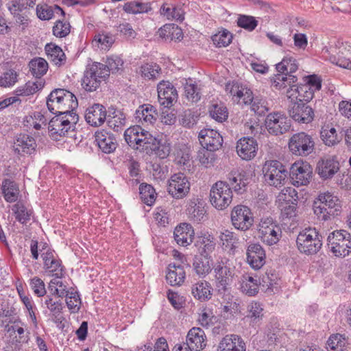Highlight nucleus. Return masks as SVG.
I'll return each instance as SVG.
<instances>
[{
    "label": "nucleus",
    "instance_id": "obj_15",
    "mask_svg": "<svg viewBox=\"0 0 351 351\" xmlns=\"http://www.w3.org/2000/svg\"><path fill=\"white\" fill-rule=\"evenodd\" d=\"M265 128L272 135H281L288 132L291 128V121L280 112L269 114L265 121Z\"/></svg>",
    "mask_w": 351,
    "mask_h": 351
},
{
    "label": "nucleus",
    "instance_id": "obj_20",
    "mask_svg": "<svg viewBox=\"0 0 351 351\" xmlns=\"http://www.w3.org/2000/svg\"><path fill=\"white\" fill-rule=\"evenodd\" d=\"M37 147L35 138L27 134H20L14 141V151L21 155H32L36 152Z\"/></svg>",
    "mask_w": 351,
    "mask_h": 351
},
{
    "label": "nucleus",
    "instance_id": "obj_28",
    "mask_svg": "<svg viewBox=\"0 0 351 351\" xmlns=\"http://www.w3.org/2000/svg\"><path fill=\"white\" fill-rule=\"evenodd\" d=\"M219 351H245V343L237 335H226L219 344Z\"/></svg>",
    "mask_w": 351,
    "mask_h": 351
},
{
    "label": "nucleus",
    "instance_id": "obj_55",
    "mask_svg": "<svg viewBox=\"0 0 351 351\" xmlns=\"http://www.w3.org/2000/svg\"><path fill=\"white\" fill-rule=\"evenodd\" d=\"M160 67L156 64H145L140 69L142 77L147 80L156 79L160 75Z\"/></svg>",
    "mask_w": 351,
    "mask_h": 351
},
{
    "label": "nucleus",
    "instance_id": "obj_40",
    "mask_svg": "<svg viewBox=\"0 0 351 351\" xmlns=\"http://www.w3.org/2000/svg\"><path fill=\"white\" fill-rule=\"evenodd\" d=\"M197 199H191L187 208V213L191 220L194 222H199L203 220L206 210L204 207L199 202H197Z\"/></svg>",
    "mask_w": 351,
    "mask_h": 351
},
{
    "label": "nucleus",
    "instance_id": "obj_30",
    "mask_svg": "<svg viewBox=\"0 0 351 351\" xmlns=\"http://www.w3.org/2000/svg\"><path fill=\"white\" fill-rule=\"evenodd\" d=\"M173 235L178 245L182 246L190 245L193 238L192 226L188 223H181L175 228Z\"/></svg>",
    "mask_w": 351,
    "mask_h": 351
},
{
    "label": "nucleus",
    "instance_id": "obj_57",
    "mask_svg": "<svg viewBox=\"0 0 351 351\" xmlns=\"http://www.w3.org/2000/svg\"><path fill=\"white\" fill-rule=\"evenodd\" d=\"M237 25L238 26L251 32L257 27L258 21L252 16L240 15L237 20Z\"/></svg>",
    "mask_w": 351,
    "mask_h": 351
},
{
    "label": "nucleus",
    "instance_id": "obj_13",
    "mask_svg": "<svg viewBox=\"0 0 351 351\" xmlns=\"http://www.w3.org/2000/svg\"><path fill=\"white\" fill-rule=\"evenodd\" d=\"M312 174L313 168L307 162H295L290 168L289 176L294 186L307 185L312 178Z\"/></svg>",
    "mask_w": 351,
    "mask_h": 351
},
{
    "label": "nucleus",
    "instance_id": "obj_10",
    "mask_svg": "<svg viewBox=\"0 0 351 351\" xmlns=\"http://www.w3.org/2000/svg\"><path fill=\"white\" fill-rule=\"evenodd\" d=\"M265 182L270 186L280 187L284 185L288 176L285 165L280 161H267L263 168Z\"/></svg>",
    "mask_w": 351,
    "mask_h": 351
},
{
    "label": "nucleus",
    "instance_id": "obj_14",
    "mask_svg": "<svg viewBox=\"0 0 351 351\" xmlns=\"http://www.w3.org/2000/svg\"><path fill=\"white\" fill-rule=\"evenodd\" d=\"M231 221L232 226L237 230H249L254 221L251 210L244 205L234 206L231 212Z\"/></svg>",
    "mask_w": 351,
    "mask_h": 351
},
{
    "label": "nucleus",
    "instance_id": "obj_43",
    "mask_svg": "<svg viewBox=\"0 0 351 351\" xmlns=\"http://www.w3.org/2000/svg\"><path fill=\"white\" fill-rule=\"evenodd\" d=\"M199 242L198 253L196 255L208 258L212 260L211 254L215 250L216 245L214 239L208 236L207 237H203Z\"/></svg>",
    "mask_w": 351,
    "mask_h": 351
},
{
    "label": "nucleus",
    "instance_id": "obj_47",
    "mask_svg": "<svg viewBox=\"0 0 351 351\" xmlns=\"http://www.w3.org/2000/svg\"><path fill=\"white\" fill-rule=\"evenodd\" d=\"M151 144L152 146L149 147L150 149H152L154 154L161 159L166 158L171 153V145L166 140L158 141L156 139V141H154Z\"/></svg>",
    "mask_w": 351,
    "mask_h": 351
},
{
    "label": "nucleus",
    "instance_id": "obj_27",
    "mask_svg": "<svg viewBox=\"0 0 351 351\" xmlns=\"http://www.w3.org/2000/svg\"><path fill=\"white\" fill-rule=\"evenodd\" d=\"M339 169V162L333 158L322 159L317 162L316 171L326 180L332 178Z\"/></svg>",
    "mask_w": 351,
    "mask_h": 351
},
{
    "label": "nucleus",
    "instance_id": "obj_22",
    "mask_svg": "<svg viewBox=\"0 0 351 351\" xmlns=\"http://www.w3.org/2000/svg\"><path fill=\"white\" fill-rule=\"evenodd\" d=\"M247 262L254 269H261L265 263V252L258 243L250 244L247 249Z\"/></svg>",
    "mask_w": 351,
    "mask_h": 351
},
{
    "label": "nucleus",
    "instance_id": "obj_64",
    "mask_svg": "<svg viewBox=\"0 0 351 351\" xmlns=\"http://www.w3.org/2000/svg\"><path fill=\"white\" fill-rule=\"evenodd\" d=\"M184 94L189 101L197 102L201 98L197 87L193 84H186L184 86Z\"/></svg>",
    "mask_w": 351,
    "mask_h": 351
},
{
    "label": "nucleus",
    "instance_id": "obj_52",
    "mask_svg": "<svg viewBox=\"0 0 351 351\" xmlns=\"http://www.w3.org/2000/svg\"><path fill=\"white\" fill-rule=\"evenodd\" d=\"M198 115L192 110L188 109L179 114L180 123L185 128H191L197 123Z\"/></svg>",
    "mask_w": 351,
    "mask_h": 351
},
{
    "label": "nucleus",
    "instance_id": "obj_35",
    "mask_svg": "<svg viewBox=\"0 0 351 351\" xmlns=\"http://www.w3.org/2000/svg\"><path fill=\"white\" fill-rule=\"evenodd\" d=\"M106 121L109 128L114 131L119 132L125 127L126 117L122 111L114 109L112 112L109 110Z\"/></svg>",
    "mask_w": 351,
    "mask_h": 351
},
{
    "label": "nucleus",
    "instance_id": "obj_16",
    "mask_svg": "<svg viewBox=\"0 0 351 351\" xmlns=\"http://www.w3.org/2000/svg\"><path fill=\"white\" fill-rule=\"evenodd\" d=\"M168 193L176 199H182L190 191V182L183 173H175L168 181Z\"/></svg>",
    "mask_w": 351,
    "mask_h": 351
},
{
    "label": "nucleus",
    "instance_id": "obj_12",
    "mask_svg": "<svg viewBox=\"0 0 351 351\" xmlns=\"http://www.w3.org/2000/svg\"><path fill=\"white\" fill-rule=\"evenodd\" d=\"M258 232L261 241L268 245L277 243L282 236L281 228L270 217L261 219Z\"/></svg>",
    "mask_w": 351,
    "mask_h": 351
},
{
    "label": "nucleus",
    "instance_id": "obj_25",
    "mask_svg": "<svg viewBox=\"0 0 351 351\" xmlns=\"http://www.w3.org/2000/svg\"><path fill=\"white\" fill-rule=\"evenodd\" d=\"M157 116L156 108L151 104L140 106L135 112L136 122L144 127L152 125L156 121Z\"/></svg>",
    "mask_w": 351,
    "mask_h": 351
},
{
    "label": "nucleus",
    "instance_id": "obj_24",
    "mask_svg": "<svg viewBox=\"0 0 351 351\" xmlns=\"http://www.w3.org/2000/svg\"><path fill=\"white\" fill-rule=\"evenodd\" d=\"M206 339L204 331L200 328L194 327L189 331L186 343H184L191 351H201L206 346Z\"/></svg>",
    "mask_w": 351,
    "mask_h": 351
},
{
    "label": "nucleus",
    "instance_id": "obj_9",
    "mask_svg": "<svg viewBox=\"0 0 351 351\" xmlns=\"http://www.w3.org/2000/svg\"><path fill=\"white\" fill-rule=\"evenodd\" d=\"M107 77L108 71L104 64L94 62L84 71L82 86L86 91H95L100 86L101 81Z\"/></svg>",
    "mask_w": 351,
    "mask_h": 351
},
{
    "label": "nucleus",
    "instance_id": "obj_32",
    "mask_svg": "<svg viewBox=\"0 0 351 351\" xmlns=\"http://www.w3.org/2000/svg\"><path fill=\"white\" fill-rule=\"evenodd\" d=\"M213 289L210 282L200 280L191 287V293L193 297L202 302L207 301L211 298Z\"/></svg>",
    "mask_w": 351,
    "mask_h": 351
},
{
    "label": "nucleus",
    "instance_id": "obj_61",
    "mask_svg": "<svg viewBox=\"0 0 351 351\" xmlns=\"http://www.w3.org/2000/svg\"><path fill=\"white\" fill-rule=\"evenodd\" d=\"M17 73L14 70H9L5 72L0 78V86L2 87H10L17 82Z\"/></svg>",
    "mask_w": 351,
    "mask_h": 351
},
{
    "label": "nucleus",
    "instance_id": "obj_53",
    "mask_svg": "<svg viewBox=\"0 0 351 351\" xmlns=\"http://www.w3.org/2000/svg\"><path fill=\"white\" fill-rule=\"evenodd\" d=\"M36 4V0H14L7 4V7L11 14L18 13L17 11H23L28 8H33Z\"/></svg>",
    "mask_w": 351,
    "mask_h": 351
},
{
    "label": "nucleus",
    "instance_id": "obj_54",
    "mask_svg": "<svg viewBox=\"0 0 351 351\" xmlns=\"http://www.w3.org/2000/svg\"><path fill=\"white\" fill-rule=\"evenodd\" d=\"M209 113L213 119L219 123L226 121L228 116L227 108L222 104L213 105Z\"/></svg>",
    "mask_w": 351,
    "mask_h": 351
},
{
    "label": "nucleus",
    "instance_id": "obj_11",
    "mask_svg": "<svg viewBox=\"0 0 351 351\" xmlns=\"http://www.w3.org/2000/svg\"><path fill=\"white\" fill-rule=\"evenodd\" d=\"M289 148L296 156H306L314 152L315 141L312 136L306 132H298L290 138Z\"/></svg>",
    "mask_w": 351,
    "mask_h": 351
},
{
    "label": "nucleus",
    "instance_id": "obj_51",
    "mask_svg": "<svg viewBox=\"0 0 351 351\" xmlns=\"http://www.w3.org/2000/svg\"><path fill=\"white\" fill-rule=\"evenodd\" d=\"M211 38L216 47H225L231 43L232 34L229 31L223 29L213 35Z\"/></svg>",
    "mask_w": 351,
    "mask_h": 351
},
{
    "label": "nucleus",
    "instance_id": "obj_48",
    "mask_svg": "<svg viewBox=\"0 0 351 351\" xmlns=\"http://www.w3.org/2000/svg\"><path fill=\"white\" fill-rule=\"evenodd\" d=\"M139 195L142 202L152 206L156 200V191L154 187L148 184H141L139 186Z\"/></svg>",
    "mask_w": 351,
    "mask_h": 351
},
{
    "label": "nucleus",
    "instance_id": "obj_59",
    "mask_svg": "<svg viewBox=\"0 0 351 351\" xmlns=\"http://www.w3.org/2000/svg\"><path fill=\"white\" fill-rule=\"evenodd\" d=\"M123 64V60L117 56L108 58L106 64H104L105 69L108 71V77L110 72L112 73L118 72L122 67Z\"/></svg>",
    "mask_w": 351,
    "mask_h": 351
},
{
    "label": "nucleus",
    "instance_id": "obj_37",
    "mask_svg": "<svg viewBox=\"0 0 351 351\" xmlns=\"http://www.w3.org/2000/svg\"><path fill=\"white\" fill-rule=\"evenodd\" d=\"M320 138L323 143L329 147L337 145L341 140V137L338 136L336 129L329 125L322 128Z\"/></svg>",
    "mask_w": 351,
    "mask_h": 351
},
{
    "label": "nucleus",
    "instance_id": "obj_23",
    "mask_svg": "<svg viewBox=\"0 0 351 351\" xmlns=\"http://www.w3.org/2000/svg\"><path fill=\"white\" fill-rule=\"evenodd\" d=\"M257 150L258 143L252 137H243L237 142V154L243 160H250L254 158Z\"/></svg>",
    "mask_w": 351,
    "mask_h": 351
},
{
    "label": "nucleus",
    "instance_id": "obj_39",
    "mask_svg": "<svg viewBox=\"0 0 351 351\" xmlns=\"http://www.w3.org/2000/svg\"><path fill=\"white\" fill-rule=\"evenodd\" d=\"M60 12L62 16H64V11L58 5H55L53 7L49 6L47 4L38 5L36 7L37 16L43 21L51 19L54 13Z\"/></svg>",
    "mask_w": 351,
    "mask_h": 351
},
{
    "label": "nucleus",
    "instance_id": "obj_18",
    "mask_svg": "<svg viewBox=\"0 0 351 351\" xmlns=\"http://www.w3.org/2000/svg\"><path fill=\"white\" fill-rule=\"evenodd\" d=\"M158 101L165 108H170L177 101L178 93L169 81H161L157 86Z\"/></svg>",
    "mask_w": 351,
    "mask_h": 351
},
{
    "label": "nucleus",
    "instance_id": "obj_38",
    "mask_svg": "<svg viewBox=\"0 0 351 351\" xmlns=\"http://www.w3.org/2000/svg\"><path fill=\"white\" fill-rule=\"evenodd\" d=\"M259 289L258 280L249 275H244L242 277L241 290L243 293L250 296L256 295Z\"/></svg>",
    "mask_w": 351,
    "mask_h": 351
},
{
    "label": "nucleus",
    "instance_id": "obj_58",
    "mask_svg": "<svg viewBox=\"0 0 351 351\" xmlns=\"http://www.w3.org/2000/svg\"><path fill=\"white\" fill-rule=\"evenodd\" d=\"M215 156L214 152H211L203 147L197 153V158L199 161L202 165L206 167L213 165L215 159Z\"/></svg>",
    "mask_w": 351,
    "mask_h": 351
},
{
    "label": "nucleus",
    "instance_id": "obj_5",
    "mask_svg": "<svg viewBox=\"0 0 351 351\" xmlns=\"http://www.w3.org/2000/svg\"><path fill=\"white\" fill-rule=\"evenodd\" d=\"M54 114L48 123V130L51 137L58 140L59 137L67 136L74 132L75 125L79 121V116L76 112Z\"/></svg>",
    "mask_w": 351,
    "mask_h": 351
},
{
    "label": "nucleus",
    "instance_id": "obj_63",
    "mask_svg": "<svg viewBox=\"0 0 351 351\" xmlns=\"http://www.w3.org/2000/svg\"><path fill=\"white\" fill-rule=\"evenodd\" d=\"M175 160L178 165L183 166L184 169L189 167L191 166V154L189 151L186 149L178 150Z\"/></svg>",
    "mask_w": 351,
    "mask_h": 351
},
{
    "label": "nucleus",
    "instance_id": "obj_26",
    "mask_svg": "<svg viewBox=\"0 0 351 351\" xmlns=\"http://www.w3.org/2000/svg\"><path fill=\"white\" fill-rule=\"evenodd\" d=\"M95 141L99 149L105 154L114 152L117 147V142L114 134L102 130L95 134Z\"/></svg>",
    "mask_w": 351,
    "mask_h": 351
},
{
    "label": "nucleus",
    "instance_id": "obj_44",
    "mask_svg": "<svg viewBox=\"0 0 351 351\" xmlns=\"http://www.w3.org/2000/svg\"><path fill=\"white\" fill-rule=\"evenodd\" d=\"M31 73L36 78L43 76L48 70V63L43 58H36L32 60L29 64Z\"/></svg>",
    "mask_w": 351,
    "mask_h": 351
},
{
    "label": "nucleus",
    "instance_id": "obj_33",
    "mask_svg": "<svg viewBox=\"0 0 351 351\" xmlns=\"http://www.w3.org/2000/svg\"><path fill=\"white\" fill-rule=\"evenodd\" d=\"M212 261L208 258L195 255L193 261V271L199 278H205L213 269Z\"/></svg>",
    "mask_w": 351,
    "mask_h": 351
},
{
    "label": "nucleus",
    "instance_id": "obj_42",
    "mask_svg": "<svg viewBox=\"0 0 351 351\" xmlns=\"http://www.w3.org/2000/svg\"><path fill=\"white\" fill-rule=\"evenodd\" d=\"M44 303L54 317L55 322H61L62 319L61 316L62 311V303L61 300H57L51 297V295H47Z\"/></svg>",
    "mask_w": 351,
    "mask_h": 351
},
{
    "label": "nucleus",
    "instance_id": "obj_49",
    "mask_svg": "<svg viewBox=\"0 0 351 351\" xmlns=\"http://www.w3.org/2000/svg\"><path fill=\"white\" fill-rule=\"evenodd\" d=\"M12 210L16 219L21 223L25 224L30 220L33 213L31 209L27 208L23 203L17 202L13 206Z\"/></svg>",
    "mask_w": 351,
    "mask_h": 351
},
{
    "label": "nucleus",
    "instance_id": "obj_2",
    "mask_svg": "<svg viewBox=\"0 0 351 351\" xmlns=\"http://www.w3.org/2000/svg\"><path fill=\"white\" fill-rule=\"evenodd\" d=\"M47 106L52 114L76 112L78 101L75 95L64 88L53 90L47 98Z\"/></svg>",
    "mask_w": 351,
    "mask_h": 351
},
{
    "label": "nucleus",
    "instance_id": "obj_19",
    "mask_svg": "<svg viewBox=\"0 0 351 351\" xmlns=\"http://www.w3.org/2000/svg\"><path fill=\"white\" fill-rule=\"evenodd\" d=\"M198 137L202 146L211 152L218 150L223 143L221 135L213 129L205 128L202 130Z\"/></svg>",
    "mask_w": 351,
    "mask_h": 351
},
{
    "label": "nucleus",
    "instance_id": "obj_60",
    "mask_svg": "<svg viewBox=\"0 0 351 351\" xmlns=\"http://www.w3.org/2000/svg\"><path fill=\"white\" fill-rule=\"evenodd\" d=\"M49 272L53 273V276L57 278H60L63 276V267L61 265V261L59 259H52L49 263L44 265Z\"/></svg>",
    "mask_w": 351,
    "mask_h": 351
},
{
    "label": "nucleus",
    "instance_id": "obj_36",
    "mask_svg": "<svg viewBox=\"0 0 351 351\" xmlns=\"http://www.w3.org/2000/svg\"><path fill=\"white\" fill-rule=\"evenodd\" d=\"M141 126L139 125L131 126L124 132V138L128 145L134 149H138L141 147L145 138H139L138 133H141Z\"/></svg>",
    "mask_w": 351,
    "mask_h": 351
},
{
    "label": "nucleus",
    "instance_id": "obj_3",
    "mask_svg": "<svg viewBox=\"0 0 351 351\" xmlns=\"http://www.w3.org/2000/svg\"><path fill=\"white\" fill-rule=\"evenodd\" d=\"M215 286L219 292L225 293L231 289L237 278L236 267L226 257H219L213 265Z\"/></svg>",
    "mask_w": 351,
    "mask_h": 351
},
{
    "label": "nucleus",
    "instance_id": "obj_50",
    "mask_svg": "<svg viewBox=\"0 0 351 351\" xmlns=\"http://www.w3.org/2000/svg\"><path fill=\"white\" fill-rule=\"evenodd\" d=\"M167 4H163L160 10L161 14L165 16L168 20H176L182 21L184 19V12L180 7H167Z\"/></svg>",
    "mask_w": 351,
    "mask_h": 351
},
{
    "label": "nucleus",
    "instance_id": "obj_62",
    "mask_svg": "<svg viewBox=\"0 0 351 351\" xmlns=\"http://www.w3.org/2000/svg\"><path fill=\"white\" fill-rule=\"evenodd\" d=\"M251 109L258 116H263L268 112L269 108L266 106V101L258 97L250 104Z\"/></svg>",
    "mask_w": 351,
    "mask_h": 351
},
{
    "label": "nucleus",
    "instance_id": "obj_45",
    "mask_svg": "<svg viewBox=\"0 0 351 351\" xmlns=\"http://www.w3.org/2000/svg\"><path fill=\"white\" fill-rule=\"evenodd\" d=\"M348 340L345 335L337 333L332 335L327 341V348L330 351H345Z\"/></svg>",
    "mask_w": 351,
    "mask_h": 351
},
{
    "label": "nucleus",
    "instance_id": "obj_7",
    "mask_svg": "<svg viewBox=\"0 0 351 351\" xmlns=\"http://www.w3.org/2000/svg\"><path fill=\"white\" fill-rule=\"evenodd\" d=\"M298 250L306 255L317 254L322 246V237L314 228L301 230L296 239Z\"/></svg>",
    "mask_w": 351,
    "mask_h": 351
},
{
    "label": "nucleus",
    "instance_id": "obj_31",
    "mask_svg": "<svg viewBox=\"0 0 351 351\" xmlns=\"http://www.w3.org/2000/svg\"><path fill=\"white\" fill-rule=\"evenodd\" d=\"M45 50L49 61L55 65L60 67L65 64L66 57L60 47L50 43L45 45Z\"/></svg>",
    "mask_w": 351,
    "mask_h": 351
},
{
    "label": "nucleus",
    "instance_id": "obj_46",
    "mask_svg": "<svg viewBox=\"0 0 351 351\" xmlns=\"http://www.w3.org/2000/svg\"><path fill=\"white\" fill-rule=\"evenodd\" d=\"M263 308L259 302H252L247 306V317L253 324H259L263 317Z\"/></svg>",
    "mask_w": 351,
    "mask_h": 351
},
{
    "label": "nucleus",
    "instance_id": "obj_34",
    "mask_svg": "<svg viewBox=\"0 0 351 351\" xmlns=\"http://www.w3.org/2000/svg\"><path fill=\"white\" fill-rule=\"evenodd\" d=\"M219 244L222 249L230 254H234L238 244V238L234 232L225 230L219 235Z\"/></svg>",
    "mask_w": 351,
    "mask_h": 351
},
{
    "label": "nucleus",
    "instance_id": "obj_17",
    "mask_svg": "<svg viewBox=\"0 0 351 351\" xmlns=\"http://www.w3.org/2000/svg\"><path fill=\"white\" fill-rule=\"evenodd\" d=\"M289 116L295 121L301 123H308L313 120V108L304 102H293L288 108Z\"/></svg>",
    "mask_w": 351,
    "mask_h": 351
},
{
    "label": "nucleus",
    "instance_id": "obj_4",
    "mask_svg": "<svg viewBox=\"0 0 351 351\" xmlns=\"http://www.w3.org/2000/svg\"><path fill=\"white\" fill-rule=\"evenodd\" d=\"M315 215L319 220H331L341 213V202L334 194L327 192L320 193L313 204Z\"/></svg>",
    "mask_w": 351,
    "mask_h": 351
},
{
    "label": "nucleus",
    "instance_id": "obj_21",
    "mask_svg": "<svg viewBox=\"0 0 351 351\" xmlns=\"http://www.w3.org/2000/svg\"><path fill=\"white\" fill-rule=\"evenodd\" d=\"M106 109L100 104H94L86 110V121L91 126L99 127L106 120Z\"/></svg>",
    "mask_w": 351,
    "mask_h": 351
},
{
    "label": "nucleus",
    "instance_id": "obj_8",
    "mask_svg": "<svg viewBox=\"0 0 351 351\" xmlns=\"http://www.w3.org/2000/svg\"><path fill=\"white\" fill-rule=\"evenodd\" d=\"M327 241L328 248L336 256L345 257L351 252V235L344 230L330 233Z\"/></svg>",
    "mask_w": 351,
    "mask_h": 351
},
{
    "label": "nucleus",
    "instance_id": "obj_1",
    "mask_svg": "<svg viewBox=\"0 0 351 351\" xmlns=\"http://www.w3.org/2000/svg\"><path fill=\"white\" fill-rule=\"evenodd\" d=\"M247 180L244 173L231 172L228 175L230 184L224 181L215 182L210 191L211 204L218 210L226 208L232 200V192L230 185L232 186L235 192L242 193L245 191Z\"/></svg>",
    "mask_w": 351,
    "mask_h": 351
},
{
    "label": "nucleus",
    "instance_id": "obj_29",
    "mask_svg": "<svg viewBox=\"0 0 351 351\" xmlns=\"http://www.w3.org/2000/svg\"><path fill=\"white\" fill-rule=\"evenodd\" d=\"M186 278L184 266L180 264H169L166 275L167 283L171 286H180Z\"/></svg>",
    "mask_w": 351,
    "mask_h": 351
},
{
    "label": "nucleus",
    "instance_id": "obj_41",
    "mask_svg": "<svg viewBox=\"0 0 351 351\" xmlns=\"http://www.w3.org/2000/svg\"><path fill=\"white\" fill-rule=\"evenodd\" d=\"M2 191L5 199L8 202H14L17 200L19 190L14 181L5 179L2 183Z\"/></svg>",
    "mask_w": 351,
    "mask_h": 351
},
{
    "label": "nucleus",
    "instance_id": "obj_56",
    "mask_svg": "<svg viewBox=\"0 0 351 351\" xmlns=\"http://www.w3.org/2000/svg\"><path fill=\"white\" fill-rule=\"evenodd\" d=\"M70 32L71 25L64 19L57 21L53 27V34L57 38L66 37Z\"/></svg>",
    "mask_w": 351,
    "mask_h": 351
},
{
    "label": "nucleus",
    "instance_id": "obj_6",
    "mask_svg": "<svg viewBox=\"0 0 351 351\" xmlns=\"http://www.w3.org/2000/svg\"><path fill=\"white\" fill-rule=\"evenodd\" d=\"M298 69V64L295 58L287 56L282 61L276 64L278 73L271 80L272 85L276 89L282 90L287 84L295 83L298 78L293 73Z\"/></svg>",
    "mask_w": 351,
    "mask_h": 351
}]
</instances>
